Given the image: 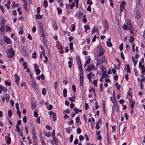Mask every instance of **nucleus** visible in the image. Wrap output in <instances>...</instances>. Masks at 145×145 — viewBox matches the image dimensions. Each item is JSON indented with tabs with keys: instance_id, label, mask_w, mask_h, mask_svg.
Listing matches in <instances>:
<instances>
[{
	"instance_id": "obj_57",
	"label": "nucleus",
	"mask_w": 145,
	"mask_h": 145,
	"mask_svg": "<svg viewBox=\"0 0 145 145\" xmlns=\"http://www.w3.org/2000/svg\"><path fill=\"white\" fill-rule=\"evenodd\" d=\"M79 140L80 141H82L84 139V137L82 135H80L79 136Z\"/></svg>"
},
{
	"instance_id": "obj_49",
	"label": "nucleus",
	"mask_w": 145,
	"mask_h": 145,
	"mask_svg": "<svg viewBox=\"0 0 145 145\" xmlns=\"http://www.w3.org/2000/svg\"><path fill=\"white\" fill-rule=\"evenodd\" d=\"M33 142L34 144H38L37 140L36 138H33Z\"/></svg>"
},
{
	"instance_id": "obj_35",
	"label": "nucleus",
	"mask_w": 145,
	"mask_h": 145,
	"mask_svg": "<svg viewBox=\"0 0 145 145\" xmlns=\"http://www.w3.org/2000/svg\"><path fill=\"white\" fill-rule=\"evenodd\" d=\"M40 140L42 144H46L44 142V138L43 137H41L40 138Z\"/></svg>"
},
{
	"instance_id": "obj_28",
	"label": "nucleus",
	"mask_w": 145,
	"mask_h": 145,
	"mask_svg": "<svg viewBox=\"0 0 145 145\" xmlns=\"http://www.w3.org/2000/svg\"><path fill=\"white\" fill-rule=\"evenodd\" d=\"M135 40L134 38L133 37H131L129 40V42L130 43H132Z\"/></svg>"
},
{
	"instance_id": "obj_11",
	"label": "nucleus",
	"mask_w": 145,
	"mask_h": 145,
	"mask_svg": "<svg viewBox=\"0 0 145 145\" xmlns=\"http://www.w3.org/2000/svg\"><path fill=\"white\" fill-rule=\"evenodd\" d=\"M106 59H105V57L103 56L101 57V58H98L97 61H99L100 62H101V63L106 61Z\"/></svg>"
},
{
	"instance_id": "obj_4",
	"label": "nucleus",
	"mask_w": 145,
	"mask_h": 145,
	"mask_svg": "<svg viewBox=\"0 0 145 145\" xmlns=\"http://www.w3.org/2000/svg\"><path fill=\"white\" fill-rule=\"evenodd\" d=\"M103 23L104 29H108L109 28V25L106 20H104Z\"/></svg>"
},
{
	"instance_id": "obj_8",
	"label": "nucleus",
	"mask_w": 145,
	"mask_h": 145,
	"mask_svg": "<svg viewBox=\"0 0 145 145\" xmlns=\"http://www.w3.org/2000/svg\"><path fill=\"white\" fill-rule=\"evenodd\" d=\"M98 56H101L104 55V51L103 48L102 47L100 48L98 52Z\"/></svg>"
},
{
	"instance_id": "obj_34",
	"label": "nucleus",
	"mask_w": 145,
	"mask_h": 145,
	"mask_svg": "<svg viewBox=\"0 0 145 145\" xmlns=\"http://www.w3.org/2000/svg\"><path fill=\"white\" fill-rule=\"evenodd\" d=\"M45 135L46 136L49 137L51 136V133L50 132L46 133H45Z\"/></svg>"
},
{
	"instance_id": "obj_7",
	"label": "nucleus",
	"mask_w": 145,
	"mask_h": 145,
	"mask_svg": "<svg viewBox=\"0 0 145 145\" xmlns=\"http://www.w3.org/2000/svg\"><path fill=\"white\" fill-rule=\"evenodd\" d=\"M51 134L52 135V138L53 139V140H54V142L55 143V144L57 145V140L56 139V138L55 137V130L54 129H53L52 131V133H51Z\"/></svg>"
},
{
	"instance_id": "obj_6",
	"label": "nucleus",
	"mask_w": 145,
	"mask_h": 145,
	"mask_svg": "<svg viewBox=\"0 0 145 145\" xmlns=\"http://www.w3.org/2000/svg\"><path fill=\"white\" fill-rule=\"evenodd\" d=\"M95 68L94 64H91V65H89L88 66V68H87L86 70L87 71H90L92 69H94Z\"/></svg>"
},
{
	"instance_id": "obj_12",
	"label": "nucleus",
	"mask_w": 145,
	"mask_h": 145,
	"mask_svg": "<svg viewBox=\"0 0 145 145\" xmlns=\"http://www.w3.org/2000/svg\"><path fill=\"white\" fill-rule=\"evenodd\" d=\"M136 12L135 17L137 19H138L140 18L141 15L140 12L138 10H136Z\"/></svg>"
},
{
	"instance_id": "obj_9",
	"label": "nucleus",
	"mask_w": 145,
	"mask_h": 145,
	"mask_svg": "<svg viewBox=\"0 0 145 145\" xmlns=\"http://www.w3.org/2000/svg\"><path fill=\"white\" fill-rule=\"evenodd\" d=\"M127 25L128 27L129 28V30H131L132 29L131 26V23L130 22V20H128L127 22Z\"/></svg>"
},
{
	"instance_id": "obj_41",
	"label": "nucleus",
	"mask_w": 145,
	"mask_h": 145,
	"mask_svg": "<svg viewBox=\"0 0 145 145\" xmlns=\"http://www.w3.org/2000/svg\"><path fill=\"white\" fill-rule=\"evenodd\" d=\"M91 61V59L89 58H88L87 60L86 61L85 63V65H86L88 64Z\"/></svg>"
},
{
	"instance_id": "obj_1",
	"label": "nucleus",
	"mask_w": 145,
	"mask_h": 145,
	"mask_svg": "<svg viewBox=\"0 0 145 145\" xmlns=\"http://www.w3.org/2000/svg\"><path fill=\"white\" fill-rule=\"evenodd\" d=\"M15 54V52L14 50L12 48L8 49L7 51V56L9 58H11L13 57Z\"/></svg>"
},
{
	"instance_id": "obj_31",
	"label": "nucleus",
	"mask_w": 145,
	"mask_h": 145,
	"mask_svg": "<svg viewBox=\"0 0 145 145\" xmlns=\"http://www.w3.org/2000/svg\"><path fill=\"white\" fill-rule=\"evenodd\" d=\"M43 6L45 8H46L48 6V2L46 1H44L43 3Z\"/></svg>"
},
{
	"instance_id": "obj_60",
	"label": "nucleus",
	"mask_w": 145,
	"mask_h": 145,
	"mask_svg": "<svg viewBox=\"0 0 145 145\" xmlns=\"http://www.w3.org/2000/svg\"><path fill=\"white\" fill-rule=\"evenodd\" d=\"M135 103V102H132L131 106H130V108H133L134 107V104Z\"/></svg>"
},
{
	"instance_id": "obj_62",
	"label": "nucleus",
	"mask_w": 145,
	"mask_h": 145,
	"mask_svg": "<svg viewBox=\"0 0 145 145\" xmlns=\"http://www.w3.org/2000/svg\"><path fill=\"white\" fill-rule=\"evenodd\" d=\"M77 14V16L78 18H80L82 16V14L81 12H79Z\"/></svg>"
},
{
	"instance_id": "obj_58",
	"label": "nucleus",
	"mask_w": 145,
	"mask_h": 145,
	"mask_svg": "<svg viewBox=\"0 0 145 145\" xmlns=\"http://www.w3.org/2000/svg\"><path fill=\"white\" fill-rule=\"evenodd\" d=\"M36 121L37 123L38 124H39L40 123V117H39L37 118L36 120Z\"/></svg>"
},
{
	"instance_id": "obj_45",
	"label": "nucleus",
	"mask_w": 145,
	"mask_h": 145,
	"mask_svg": "<svg viewBox=\"0 0 145 145\" xmlns=\"http://www.w3.org/2000/svg\"><path fill=\"white\" fill-rule=\"evenodd\" d=\"M88 74L90 75V76L91 77H92L93 79H95V76L94 75V74L92 72H90Z\"/></svg>"
},
{
	"instance_id": "obj_55",
	"label": "nucleus",
	"mask_w": 145,
	"mask_h": 145,
	"mask_svg": "<svg viewBox=\"0 0 145 145\" xmlns=\"http://www.w3.org/2000/svg\"><path fill=\"white\" fill-rule=\"evenodd\" d=\"M123 48V43H121L120 46H119V49L120 51L122 50Z\"/></svg>"
},
{
	"instance_id": "obj_3",
	"label": "nucleus",
	"mask_w": 145,
	"mask_h": 145,
	"mask_svg": "<svg viewBox=\"0 0 145 145\" xmlns=\"http://www.w3.org/2000/svg\"><path fill=\"white\" fill-rule=\"evenodd\" d=\"M34 65L36 74L37 75H38L40 74V71L39 69V66L37 65L36 64H34Z\"/></svg>"
},
{
	"instance_id": "obj_25",
	"label": "nucleus",
	"mask_w": 145,
	"mask_h": 145,
	"mask_svg": "<svg viewBox=\"0 0 145 145\" xmlns=\"http://www.w3.org/2000/svg\"><path fill=\"white\" fill-rule=\"evenodd\" d=\"M84 28L85 29V31L86 32H87V30L88 29H90L89 26V25H84Z\"/></svg>"
},
{
	"instance_id": "obj_42",
	"label": "nucleus",
	"mask_w": 145,
	"mask_h": 145,
	"mask_svg": "<svg viewBox=\"0 0 145 145\" xmlns=\"http://www.w3.org/2000/svg\"><path fill=\"white\" fill-rule=\"evenodd\" d=\"M23 33V30L22 27L20 28V30L19 31V34H22Z\"/></svg>"
},
{
	"instance_id": "obj_36",
	"label": "nucleus",
	"mask_w": 145,
	"mask_h": 145,
	"mask_svg": "<svg viewBox=\"0 0 145 145\" xmlns=\"http://www.w3.org/2000/svg\"><path fill=\"white\" fill-rule=\"evenodd\" d=\"M106 43V44L107 45V46L108 47H111L112 46V43H111L110 42L107 41Z\"/></svg>"
},
{
	"instance_id": "obj_26",
	"label": "nucleus",
	"mask_w": 145,
	"mask_h": 145,
	"mask_svg": "<svg viewBox=\"0 0 145 145\" xmlns=\"http://www.w3.org/2000/svg\"><path fill=\"white\" fill-rule=\"evenodd\" d=\"M5 97L6 99V100L7 102H8L9 101L10 96L9 95L7 94L5 96Z\"/></svg>"
},
{
	"instance_id": "obj_17",
	"label": "nucleus",
	"mask_w": 145,
	"mask_h": 145,
	"mask_svg": "<svg viewBox=\"0 0 145 145\" xmlns=\"http://www.w3.org/2000/svg\"><path fill=\"white\" fill-rule=\"evenodd\" d=\"M31 87L34 90L36 91L38 90V87L36 85V83L31 86Z\"/></svg>"
},
{
	"instance_id": "obj_13",
	"label": "nucleus",
	"mask_w": 145,
	"mask_h": 145,
	"mask_svg": "<svg viewBox=\"0 0 145 145\" xmlns=\"http://www.w3.org/2000/svg\"><path fill=\"white\" fill-rule=\"evenodd\" d=\"M16 108L17 109V113L18 115H21L20 111L19 110V104L18 103H17L16 104Z\"/></svg>"
},
{
	"instance_id": "obj_59",
	"label": "nucleus",
	"mask_w": 145,
	"mask_h": 145,
	"mask_svg": "<svg viewBox=\"0 0 145 145\" xmlns=\"http://www.w3.org/2000/svg\"><path fill=\"white\" fill-rule=\"evenodd\" d=\"M5 84L8 86H10L11 85V83L9 82L8 80H6L5 81Z\"/></svg>"
},
{
	"instance_id": "obj_47",
	"label": "nucleus",
	"mask_w": 145,
	"mask_h": 145,
	"mask_svg": "<svg viewBox=\"0 0 145 145\" xmlns=\"http://www.w3.org/2000/svg\"><path fill=\"white\" fill-rule=\"evenodd\" d=\"M78 68L80 70V72H83V71L82 69V64L80 65H78Z\"/></svg>"
},
{
	"instance_id": "obj_32",
	"label": "nucleus",
	"mask_w": 145,
	"mask_h": 145,
	"mask_svg": "<svg viewBox=\"0 0 145 145\" xmlns=\"http://www.w3.org/2000/svg\"><path fill=\"white\" fill-rule=\"evenodd\" d=\"M132 59L133 60V62L134 64V66H135L136 64H137V60H135L134 57H132Z\"/></svg>"
},
{
	"instance_id": "obj_14",
	"label": "nucleus",
	"mask_w": 145,
	"mask_h": 145,
	"mask_svg": "<svg viewBox=\"0 0 145 145\" xmlns=\"http://www.w3.org/2000/svg\"><path fill=\"white\" fill-rule=\"evenodd\" d=\"M39 27L40 31L44 30L43 26L42 24L41 21H39Z\"/></svg>"
},
{
	"instance_id": "obj_18",
	"label": "nucleus",
	"mask_w": 145,
	"mask_h": 145,
	"mask_svg": "<svg viewBox=\"0 0 145 145\" xmlns=\"http://www.w3.org/2000/svg\"><path fill=\"white\" fill-rule=\"evenodd\" d=\"M0 89L4 92H6L7 91V89L5 87H3L2 86H0Z\"/></svg>"
},
{
	"instance_id": "obj_53",
	"label": "nucleus",
	"mask_w": 145,
	"mask_h": 145,
	"mask_svg": "<svg viewBox=\"0 0 145 145\" xmlns=\"http://www.w3.org/2000/svg\"><path fill=\"white\" fill-rule=\"evenodd\" d=\"M31 108L32 109H34L36 107V105L33 102L31 103Z\"/></svg>"
},
{
	"instance_id": "obj_22",
	"label": "nucleus",
	"mask_w": 145,
	"mask_h": 145,
	"mask_svg": "<svg viewBox=\"0 0 145 145\" xmlns=\"http://www.w3.org/2000/svg\"><path fill=\"white\" fill-rule=\"evenodd\" d=\"M115 86L117 90H119L120 88V85L118 84L117 82L116 83Z\"/></svg>"
},
{
	"instance_id": "obj_51",
	"label": "nucleus",
	"mask_w": 145,
	"mask_h": 145,
	"mask_svg": "<svg viewBox=\"0 0 145 145\" xmlns=\"http://www.w3.org/2000/svg\"><path fill=\"white\" fill-rule=\"evenodd\" d=\"M96 31H97V28H93L92 31H91V33L92 34H93V33H95Z\"/></svg>"
},
{
	"instance_id": "obj_48",
	"label": "nucleus",
	"mask_w": 145,
	"mask_h": 145,
	"mask_svg": "<svg viewBox=\"0 0 145 145\" xmlns=\"http://www.w3.org/2000/svg\"><path fill=\"white\" fill-rule=\"evenodd\" d=\"M46 93V90L45 88H43L42 89V93L43 95H45Z\"/></svg>"
},
{
	"instance_id": "obj_29",
	"label": "nucleus",
	"mask_w": 145,
	"mask_h": 145,
	"mask_svg": "<svg viewBox=\"0 0 145 145\" xmlns=\"http://www.w3.org/2000/svg\"><path fill=\"white\" fill-rule=\"evenodd\" d=\"M23 65L24 66V69H26L27 68V63L26 62H24L23 63Z\"/></svg>"
},
{
	"instance_id": "obj_64",
	"label": "nucleus",
	"mask_w": 145,
	"mask_h": 145,
	"mask_svg": "<svg viewBox=\"0 0 145 145\" xmlns=\"http://www.w3.org/2000/svg\"><path fill=\"white\" fill-rule=\"evenodd\" d=\"M78 134H80L81 133V130L80 128H78L76 130Z\"/></svg>"
},
{
	"instance_id": "obj_43",
	"label": "nucleus",
	"mask_w": 145,
	"mask_h": 145,
	"mask_svg": "<svg viewBox=\"0 0 145 145\" xmlns=\"http://www.w3.org/2000/svg\"><path fill=\"white\" fill-rule=\"evenodd\" d=\"M53 106L51 105H49L47 107V109L48 110H51L53 108Z\"/></svg>"
},
{
	"instance_id": "obj_27",
	"label": "nucleus",
	"mask_w": 145,
	"mask_h": 145,
	"mask_svg": "<svg viewBox=\"0 0 145 145\" xmlns=\"http://www.w3.org/2000/svg\"><path fill=\"white\" fill-rule=\"evenodd\" d=\"M127 71V72L129 73H130L131 72V70L130 69V68L129 67V65L127 64V67L126 69Z\"/></svg>"
},
{
	"instance_id": "obj_16",
	"label": "nucleus",
	"mask_w": 145,
	"mask_h": 145,
	"mask_svg": "<svg viewBox=\"0 0 145 145\" xmlns=\"http://www.w3.org/2000/svg\"><path fill=\"white\" fill-rule=\"evenodd\" d=\"M126 3L124 1H123L120 5V8L125 9V5Z\"/></svg>"
},
{
	"instance_id": "obj_61",
	"label": "nucleus",
	"mask_w": 145,
	"mask_h": 145,
	"mask_svg": "<svg viewBox=\"0 0 145 145\" xmlns=\"http://www.w3.org/2000/svg\"><path fill=\"white\" fill-rule=\"evenodd\" d=\"M84 136H85V138L86 140L87 141H88L89 140V138L88 137L87 134H85L84 135Z\"/></svg>"
},
{
	"instance_id": "obj_30",
	"label": "nucleus",
	"mask_w": 145,
	"mask_h": 145,
	"mask_svg": "<svg viewBox=\"0 0 145 145\" xmlns=\"http://www.w3.org/2000/svg\"><path fill=\"white\" fill-rule=\"evenodd\" d=\"M92 84L94 85L96 87L97 85V80H94L92 82Z\"/></svg>"
},
{
	"instance_id": "obj_15",
	"label": "nucleus",
	"mask_w": 145,
	"mask_h": 145,
	"mask_svg": "<svg viewBox=\"0 0 145 145\" xmlns=\"http://www.w3.org/2000/svg\"><path fill=\"white\" fill-rule=\"evenodd\" d=\"M76 60L77 63L78 65H81L80 59L79 56H77L76 57Z\"/></svg>"
},
{
	"instance_id": "obj_20",
	"label": "nucleus",
	"mask_w": 145,
	"mask_h": 145,
	"mask_svg": "<svg viewBox=\"0 0 145 145\" xmlns=\"http://www.w3.org/2000/svg\"><path fill=\"white\" fill-rule=\"evenodd\" d=\"M14 76L15 78V81H16L17 82V81H18L20 80V78L17 73H16L14 74Z\"/></svg>"
},
{
	"instance_id": "obj_44",
	"label": "nucleus",
	"mask_w": 145,
	"mask_h": 145,
	"mask_svg": "<svg viewBox=\"0 0 145 145\" xmlns=\"http://www.w3.org/2000/svg\"><path fill=\"white\" fill-rule=\"evenodd\" d=\"M92 91H93L94 94L95 95V91L94 88L92 87L91 89H89V92H91Z\"/></svg>"
},
{
	"instance_id": "obj_5",
	"label": "nucleus",
	"mask_w": 145,
	"mask_h": 145,
	"mask_svg": "<svg viewBox=\"0 0 145 145\" xmlns=\"http://www.w3.org/2000/svg\"><path fill=\"white\" fill-rule=\"evenodd\" d=\"M4 40L6 43L8 44H10L11 42L10 39L6 36H4Z\"/></svg>"
},
{
	"instance_id": "obj_63",
	"label": "nucleus",
	"mask_w": 145,
	"mask_h": 145,
	"mask_svg": "<svg viewBox=\"0 0 145 145\" xmlns=\"http://www.w3.org/2000/svg\"><path fill=\"white\" fill-rule=\"evenodd\" d=\"M6 28H7L8 29V31H10L12 30V28L9 26H7V25H6V27H5Z\"/></svg>"
},
{
	"instance_id": "obj_54",
	"label": "nucleus",
	"mask_w": 145,
	"mask_h": 145,
	"mask_svg": "<svg viewBox=\"0 0 145 145\" xmlns=\"http://www.w3.org/2000/svg\"><path fill=\"white\" fill-rule=\"evenodd\" d=\"M69 64V67L70 68L71 67L72 65V62L71 61H69L68 63Z\"/></svg>"
},
{
	"instance_id": "obj_40",
	"label": "nucleus",
	"mask_w": 145,
	"mask_h": 145,
	"mask_svg": "<svg viewBox=\"0 0 145 145\" xmlns=\"http://www.w3.org/2000/svg\"><path fill=\"white\" fill-rule=\"evenodd\" d=\"M42 15H40L39 14H38L37 15L35 16V17L37 19H41L42 18Z\"/></svg>"
},
{
	"instance_id": "obj_52",
	"label": "nucleus",
	"mask_w": 145,
	"mask_h": 145,
	"mask_svg": "<svg viewBox=\"0 0 145 145\" xmlns=\"http://www.w3.org/2000/svg\"><path fill=\"white\" fill-rule=\"evenodd\" d=\"M75 97H70L69 98V100L72 102H73L74 101Z\"/></svg>"
},
{
	"instance_id": "obj_37",
	"label": "nucleus",
	"mask_w": 145,
	"mask_h": 145,
	"mask_svg": "<svg viewBox=\"0 0 145 145\" xmlns=\"http://www.w3.org/2000/svg\"><path fill=\"white\" fill-rule=\"evenodd\" d=\"M73 43L72 42L69 43L70 49V50H72L73 49Z\"/></svg>"
},
{
	"instance_id": "obj_19",
	"label": "nucleus",
	"mask_w": 145,
	"mask_h": 145,
	"mask_svg": "<svg viewBox=\"0 0 145 145\" xmlns=\"http://www.w3.org/2000/svg\"><path fill=\"white\" fill-rule=\"evenodd\" d=\"M24 8L26 11H27L28 8L27 7V2L24 3Z\"/></svg>"
},
{
	"instance_id": "obj_33",
	"label": "nucleus",
	"mask_w": 145,
	"mask_h": 145,
	"mask_svg": "<svg viewBox=\"0 0 145 145\" xmlns=\"http://www.w3.org/2000/svg\"><path fill=\"white\" fill-rule=\"evenodd\" d=\"M6 23V22L5 19H3L1 20V24L5 26Z\"/></svg>"
},
{
	"instance_id": "obj_2",
	"label": "nucleus",
	"mask_w": 145,
	"mask_h": 145,
	"mask_svg": "<svg viewBox=\"0 0 145 145\" xmlns=\"http://www.w3.org/2000/svg\"><path fill=\"white\" fill-rule=\"evenodd\" d=\"M5 26L1 24L0 22V35L5 33Z\"/></svg>"
},
{
	"instance_id": "obj_10",
	"label": "nucleus",
	"mask_w": 145,
	"mask_h": 145,
	"mask_svg": "<svg viewBox=\"0 0 145 145\" xmlns=\"http://www.w3.org/2000/svg\"><path fill=\"white\" fill-rule=\"evenodd\" d=\"M31 132L33 138H36L37 137L35 132V127L34 126L32 127Z\"/></svg>"
},
{
	"instance_id": "obj_23",
	"label": "nucleus",
	"mask_w": 145,
	"mask_h": 145,
	"mask_svg": "<svg viewBox=\"0 0 145 145\" xmlns=\"http://www.w3.org/2000/svg\"><path fill=\"white\" fill-rule=\"evenodd\" d=\"M16 131L17 132L19 133L20 131V126L17 124L16 125Z\"/></svg>"
},
{
	"instance_id": "obj_50",
	"label": "nucleus",
	"mask_w": 145,
	"mask_h": 145,
	"mask_svg": "<svg viewBox=\"0 0 145 145\" xmlns=\"http://www.w3.org/2000/svg\"><path fill=\"white\" fill-rule=\"evenodd\" d=\"M72 90L74 93H75L76 91V88L74 85H72Z\"/></svg>"
},
{
	"instance_id": "obj_24",
	"label": "nucleus",
	"mask_w": 145,
	"mask_h": 145,
	"mask_svg": "<svg viewBox=\"0 0 145 145\" xmlns=\"http://www.w3.org/2000/svg\"><path fill=\"white\" fill-rule=\"evenodd\" d=\"M86 15H84L83 16V22L84 23H86L87 22V19L86 18Z\"/></svg>"
},
{
	"instance_id": "obj_38",
	"label": "nucleus",
	"mask_w": 145,
	"mask_h": 145,
	"mask_svg": "<svg viewBox=\"0 0 145 145\" xmlns=\"http://www.w3.org/2000/svg\"><path fill=\"white\" fill-rule=\"evenodd\" d=\"M11 141V138L10 137H8V138L7 140V142L8 144H10Z\"/></svg>"
},
{
	"instance_id": "obj_39",
	"label": "nucleus",
	"mask_w": 145,
	"mask_h": 145,
	"mask_svg": "<svg viewBox=\"0 0 145 145\" xmlns=\"http://www.w3.org/2000/svg\"><path fill=\"white\" fill-rule=\"evenodd\" d=\"M29 82L31 86H32L36 83L35 82L34 80L33 79H31V80L29 81Z\"/></svg>"
},
{
	"instance_id": "obj_46",
	"label": "nucleus",
	"mask_w": 145,
	"mask_h": 145,
	"mask_svg": "<svg viewBox=\"0 0 145 145\" xmlns=\"http://www.w3.org/2000/svg\"><path fill=\"white\" fill-rule=\"evenodd\" d=\"M8 116L10 117L12 116V111L11 110H10L8 111Z\"/></svg>"
},
{
	"instance_id": "obj_56",
	"label": "nucleus",
	"mask_w": 145,
	"mask_h": 145,
	"mask_svg": "<svg viewBox=\"0 0 145 145\" xmlns=\"http://www.w3.org/2000/svg\"><path fill=\"white\" fill-rule=\"evenodd\" d=\"M73 138V136L72 135H71L70 136L69 139L70 140V142H72V141Z\"/></svg>"
},
{
	"instance_id": "obj_21",
	"label": "nucleus",
	"mask_w": 145,
	"mask_h": 145,
	"mask_svg": "<svg viewBox=\"0 0 145 145\" xmlns=\"http://www.w3.org/2000/svg\"><path fill=\"white\" fill-rule=\"evenodd\" d=\"M67 90L66 89L64 88L63 90V95L64 97H66L67 96Z\"/></svg>"
}]
</instances>
